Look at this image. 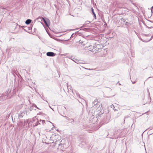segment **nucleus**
Masks as SVG:
<instances>
[{
  "label": "nucleus",
  "instance_id": "21",
  "mask_svg": "<svg viewBox=\"0 0 153 153\" xmlns=\"http://www.w3.org/2000/svg\"><path fill=\"white\" fill-rule=\"evenodd\" d=\"M0 41H1L0 40Z\"/></svg>",
  "mask_w": 153,
  "mask_h": 153
},
{
  "label": "nucleus",
  "instance_id": "6",
  "mask_svg": "<svg viewBox=\"0 0 153 153\" xmlns=\"http://www.w3.org/2000/svg\"><path fill=\"white\" fill-rule=\"evenodd\" d=\"M31 22V20L30 19H27L25 22V23L27 25L30 24Z\"/></svg>",
  "mask_w": 153,
  "mask_h": 153
},
{
  "label": "nucleus",
  "instance_id": "14",
  "mask_svg": "<svg viewBox=\"0 0 153 153\" xmlns=\"http://www.w3.org/2000/svg\"><path fill=\"white\" fill-rule=\"evenodd\" d=\"M35 107H36V108H38V109H39V108H38V107H37V106H36V105H35Z\"/></svg>",
  "mask_w": 153,
  "mask_h": 153
},
{
  "label": "nucleus",
  "instance_id": "4",
  "mask_svg": "<svg viewBox=\"0 0 153 153\" xmlns=\"http://www.w3.org/2000/svg\"><path fill=\"white\" fill-rule=\"evenodd\" d=\"M0 97L1 98L0 99L1 100H4L7 99V96L6 95H5L4 94H2L0 96Z\"/></svg>",
  "mask_w": 153,
  "mask_h": 153
},
{
  "label": "nucleus",
  "instance_id": "15",
  "mask_svg": "<svg viewBox=\"0 0 153 153\" xmlns=\"http://www.w3.org/2000/svg\"><path fill=\"white\" fill-rule=\"evenodd\" d=\"M44 115H45V117L46 116V117H47L48 118V117L46 115L44 114Z\"/></svg>",
  "mask_w": 153,
  "mask_h": 153
},
{
  "label": "nucleus",
  "instance_id": "10",
  "mask_svg": "<svg viewBox=\"0 0 153 153\" xmlns=\"http://www.w3.org/2000/svg\"><path fill=\"white\" fill-rule=\"evenodd\" d=\"M40 121L41 122L42 121V123L43 124V125H44V123H45V121L44 120H40Z\"/></svg>",
  "mask_w": 153,
  "mask_h": 153
},
{
  "label": "nucleus",
  "instance_id": "3",
  "mask_svg": "<svg viewBox=\"0 0 153 153\" xmlns=\"http://www.w3.org/2000/svg\"><path fill=\"white\" fill-rule=\"evenodd\" d=\"M26 113L25 111H21L19 115V118H22L25 115Z\"/></svg>",
  "mask_w": 153,
  "mask_h": 153
},
{
  "label": "nucleus",
  "instance_id": "2",
  "mask_svg": "<svg viewBox=\"0 0 153 153\" xmlns=\"http://www.w3.org/2000/svg\"><path fill=\"white\" fill-rule=\"evenodd\" d=\"M46 55L48 56H53L55 55L56 54L53 52H49L47 53Z\"/></svg>",
  "mask_w": 153,
  "mask_h": 153
},
{
  "label": "nucleus",
  "instance_id": "18",
  "mask_svg": "<svg viewBox=\"0 0 153 153\" xmlns=\"http://www.w3.org/2000/svg\"><path fill=\"white\" fill-rule=\"evenodd\" d=\"M88 69L89 70H91V69Z\"/></svg>",
  "mask_w": 153,
  "mask_h": 153
},
{
  "label": "nucleus",
  "instance_id": "17",
  "mask_svg": "<svg viewBox=\"0 0 153 153\" xmlns=\"http://www.w3.org/2000/svg\"><path fill=\"white\" fill-rule=\"evenodd\" d=\"M27 122H28L27 121H25V124L26 123H27Z\"/></svg>",
  "mask_w": 153,
  "mask_h": 153
},
{
  "label": "nucleus",
  "instance_id": "19",
  "mask_svg": "<svg viewBox=\"0 0 153 153\" xmlns=\"http://www.w3.org/2000/svg\"><path fill=\"white\" fill-rule=\"evenodd\" d=\"M113 107V106H112V105H111V107L112 108V107Z\"/></svg>",
  "mask_w": 153,
  "mask_h": 153
},
{
  "label": "nucleus",
  "instance_id": "1",
  "mask_svg": "<svg viewBox=\"0 0 153 153\" xmlns=\"http://www.w3.org/2000/svg\"><path fill=\"white\" fill-rule=\"evenodd\" d=\"M42 19L43 22H44L46 26H49V24H50V22L49 19H45L44 18H42Z\"/></svg>",
  "mask_w": 153,
  "mask_h": 153
},
{
  "label": "nucleus",
  "instance_id": "20",
  "mask_svg": "<svg viewBox=\"0 0 153 153\" xmlns=\"http://www.w3.org/2000/svg\"><path fill=\"white\" fill-rule=\"evenodd\" d=\"M153 8V6H152V8Z\"/></svg>",
  "mask_w": 153,
  "mask_h": 153
},
{
  "label": "nucleus",
  "instance_id": "13",
  "mask_svg": "<svg viewBox=\"0 0 153 153\" xmlns=\"http://www.w3.org/2000/svg\"><path fill=\"white\" fill-rule=\"evenodd\" d=\"M112 106H113V108L114 109V108H115V107L114 106V105H112Z\"/></svg>",
  "mask_w": 153,
  "mask_h": 153
},
{
  "label": "nucleus",
  "instance_id": "5",
  "mask_svg": "<svg viewBox=\"0 0 153 153\" xmlns=\"http://www.w3.org/2000/svg\"><path fill=\"white\" fill-rule=\"evenodd\" d=\"M71 59L76 63L79 64L80 63L79 60L76 59L75 58H73V59Z\"/></svg>",
  "mask_w": 153,
  "mask_h": 153
},
{
  "label": "nucleus",
  "instance_id": "11",
  "mask_svg": "<svg viewBox=\"0 0 153 153\" xmlns=\"http://www.w3.org/2000/svg\"><path fill=\"white\" fill-rule=\"evenodd\" d=\"M40 124V123L39 122V121H38L35 124L34 126H37L38 124Z\"/></svg>",
  "mask_w": 153,
  "mask_h": 153
},
{
  "label": "nucleus",
  "instance_id": "8",
  "mask_svg": "<svg viewBox=\"0 0 153 153\" xmlns=\"http://www.w3.org/2000/svg\"><path fill=\"white\" fill-rule=\"evenodd\" d=\"M91 10H92V13L94 15V17H95V19H96V14L94 12V10H93V9L92 8H91Z\"/></svg>",
  "mask_w": 153,
  "mask_h": 153
},
{
  "label": "nucleus",
  "instance_id": "9",
  "mask_svg": "<svg viewBox=\"0 0 153 153\" xmlns=\"http://www.w3.org/2000/svg\"><path fill=\"white\" fill-rule=\"evenodd\" d=\"M70 121L71 123H74V120L72 119H71Z\"/></svg>",
  "mask_w": 153,
  "mask_h": 153
},
{
  "label": "nucleus",
  "instance_id": "7",
  "mask_svg": "<svg viewBox=\"0 0 153 153\" xmlns=\"http://www.w3.org/2000/svg\"><path fill=\"white\" fill-rule=\"evenodd\" d=\"M98 102L96 99L93 102V104H94V105H95L97 104Z\"/></svg>",
  "mask_w": 153,
  "mask_h": 153
},
{
  "label": "nucleus",
  "instance_id": "12",
  "mask_svg": "<svg viewBox=\"0 0 153 153\" xmlns=\"http://www.w3.org/2000/svg\"><path fill=\"white\" fill-rule=\"evenodd\" d=\"M63 117H65L66 118V119L67 120H69V118H68V117H66V116H63Z\"/></svg>",
  "mask_w": 153,
  "mask_h": 153
},
{
  "label": "nucleus",
  "instance_id": "16",
  "mask_svg": "<svg viewBox=\"0 0 153 153\" xmlns=\"http://www.w3.org/2000/svg\"><path fill=\"white\" fill-rule=\"evenodd\" d=\"M47 122H50V123H51L52 124H53L51 122H50V121H47Z\"/></svg>",
  "mask_w": 153,
  "mask_h": 153
}]
</instances>
